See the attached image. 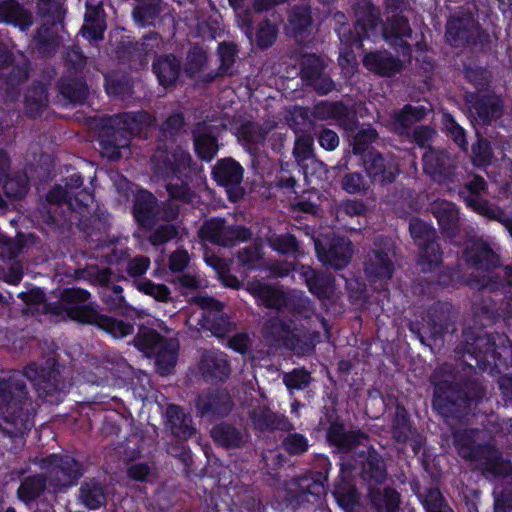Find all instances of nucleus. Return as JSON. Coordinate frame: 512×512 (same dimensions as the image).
I'll use <instances>...</instances> for the list:
<instances>
[{
	"label": "nucleus",
	"instance_id": "obj_1",
	"mask_svg": "<svg viewBox=\"0 0 512 512\" xmlns=\"http://www.w3.org/2000/svg\"><path fill=\"white\" fill-rule=\"evenodd\" d=\"M54 359L44 366L30 364L24 372L14 371L0 380V431L10 438H21L33 426L24 378L29 379L40 397L65 392L71 383Z\"/></svg>",
	"mask_w": 512,
	"mask_h": 512
},
{
	"label": "nucleus",
	"instance_id": "obj_2",
	"mask_svg": "<svg viewBox=\"0 0 512 512\" xmlns=\"http://www.w3.org/2000/svg\"><path fill=\"white\" fill-rule=\"evenodd\" d=\"M480 432L474 429L459 430L453 433L454 446L463 459L472 463L486 477L506 476L512 472L509 461L490 444H479Z\"/></svg>",
	"mask_w": 512,
	"mask_h": 512
},
{
	"label": "nucleus",
	"instance_id": "obj_3",
	"mask_svg": "<svg viewBox=\"0 0 512 512\" xmlns=\"http://www.w3.org/2000/svg\"><path fill=\"white\" fill-rule=\"evenodd\" d=\"M449 375L435 381L433 407L445 418H459L467 414L485 396V390L477 381L466 383L459 388Z\"/></svg>",
	"mask_w": 512,
	"mask_h": 512
},
{
	"label": "nucleus",
	"instance_id": "obj_4",
	"mask_svg": "<svg viewBox=\"0 0 512 512\" xmlns=\"http://www.w3.org/2000/svg\"><path fill=\"white\" fill-rule=\"evenodd\" d=\"M151 162L155 175L169 180L166 189L171 199L190 202L193 195L185 182L190 172V154L181 148H176L171 154L157 151Z\"/></svg>",
	"mask_w": 512,
	"mask_h": 512
},
{
	"label": "nucleus",
	"instance_id": "obj_5",
	"mask_svg": "<svg viewBox=\"0 0 512 512\" xmlns=\"http://www.w3.org/2000/svg\"><path fill=\"white\" fill-rule=\"evenodd\" d=\"M134 345L148 357H155L161 375L169 374L177 362L178 344L166 339L153 329L142 327L133 339Z\"/></svg>",
	"mask_w": 512,
	"mask_h": 512
},
{
	"label": "nucleus",
	"instance_id": "obj_6",
	"mask_svg": "<svg viewBox=\"0 0 512 512\" xmlns=\"http://www.w3.org/2000/svg\"><path fill=\"white\" fill-rule=\"evenodd\" d=\"M40 468L46 471L48 485L54 492H64L83 475L79 462L69 455L52 454L43 458Z\"/></svg>",
	"mask_w": 512,
	"mask_h": 512
},
{
	"label": "nucleus",
	"instance_id": "obj_7",
	"mask_svg": "<svg viewBox=\"0 0 512 512\" xmlns=\"http://www.w3.org/2000/svg\"><path fill=\"white\" fill-rule=\"evenodd\" d=\"M133 214L140 226L151 228L159 220H175L179 215V206L172 200L160 206L152 193L140 191L135 198Z\"/></svg>",
	"mask_w": 512,
	"mask_h": 512
},
{
	"label": "nucleus",
	"instance_id": "obj_8",
	"mask_svg": "<svg viewBox=\"0 0 512 512\" xmlns=\"http://www.w3.org/2000/svg\"><path fill=\"white\" fill-rule=\"evenodd\" d=\"M325 481L326 476L321 472L308 473L285 481L284 491L287 504L298 508L311 502V498H320L325 492Z\"/></svg>",
	"mask_w": 512,
	"mask_h": 512
},
{
	"label": "nucleus",
	"instance_id": "obj_9",
	"mask_svg": "<svg viewBox=\"0 0 512 512\" xmlns=\"http://www.w3.org/2000/svg\"><path fill=\"white\" fill-rule=\"evenodd\" d=\"M454 316L455 312L450 303L438 302L428 310L427 316L423 318L421 327L418 323L411 322L409 329L419 337L422 343H425L424 335L435 338L445 332H454L456 329L453 320Z\"/></svg>",
	"mask_w": 512,
	"mask_h": 512
},
{
	"label": "nucleus",
	"instance_id": "obj_10",
	"mask_svg": "<svg viewBox=\"0 0 512 512\" xmlns=\"http://www.w3.org/2000/svg\"><path fill=\"white\" fill-rule=\"evenodd\" d=\"M262 337L267 346L271 348H286L298 355L311 350V346L303 344L290 324L275 317L268 319L262 328Z\"/></svg>",
	"mask_w": 512,
	"mask_h": 512
},
{
	"label": "nucleus",
	"instance_id": "obj_11",
	"mask_svg": "<svg viewBox=\"0 0 512 512\" xmlns=\"http://www.w3.org/2000/svg\"><path fill=\"white\" fill-rule=\"evenodd\" d=\"M90 293L81 288H66L61 291L59 301L51 310L55 314L65 313L70 319L90 324V318L97 314L90 304H86Z\"/></svg>",
	"mask_w": 512,
	"mask_h": 512
},
{
	"label": "nucleus",
	"instance_id": "obj_12",
	"mask_svg": "<svg viewBox=\"0 0 512 512\" xmlns=\"http://www.w3.org/2000/svg\"><path fill=\"white\" fill-rule=\"evenodd\" d=\"M317 257L323 265H329L336 270L346 267L352 257L351 241L342 236L324 237L314 240Z\"/></svg>",
	"mask_w": 512,
	"mask_h": 512
},
{
	"label": "nucleus",
	"instance_id": "obj_13",
	"mask_svg": "<svg viewBox=\"0 0 512 512\" xmlns=\"http://www.w3.org/2000/svg\"><path fill=\"white\" fill-rule=\"evenodd\" d=\"M465 344L463 347V363L471 368L484 369L491 365V353L494 344V335L482 331L475 333L470 329L463 332Z\"/></svg>",
	"mask_w": 512,
	"mask_h": 512
},
{
	"label": "nucleus",
	"instance_id": "obj_14",
	"mask_svg": "<svg viewBox=\"0 0 512 512\" xmlns=\"http://www.w3.org/2000/svg\"><path fill=\"white\" fill-rule=\"evenodd\" d=\"M199 237L220 246H233L238 242L247 241L251 232L244 226H229L225 220L213 218L203 223Z\"/></svg>",
	"mask_w": 512,
	"mask_h": 512
},
{
	"label": "nucleus",
	"instance_id": "obj_15",
	"mask_svg": "<svg viewBox=\"0 0 512 512\" xmlns=\"http://www.w3.org/2000/svg\"><path fill=\"white\" fill-rule=\"evenodd\" d=\"M70 191L61 187H53L47 194L46 200L49 207L42 211V218L51 227H65L72 222V203H67Z\"/></svg>",
	"mask_w": 512,
	"mask_h": 512
},
{
	"label": "nucleus",
	"instance_id": "obj_16",
	"mask_svg": "<svg viewBox=\"0 0 512 512\" xmlns=\"http://www.w3.org/2000/svg\"><path fill=\"white\" fill-rule=\"evenodd\" d=\"M327 61L316 54H304L300 62L301 79L320 94L334 89V82L325 72Z\"/></svg>",
	"mask_w": 512,
	"mask_h": 512
},
{
	"label": "nucleus",
	"instance_id": "obj_17",
	"mask_svg": "<svg viewBox=\"0 0 512 512\" xmlns=\"http://www.w3.org/2000/svg\"><path fill=\"white\" fill-rule=\"evenodd\" d=\"M464 98L472 118L480 125H490L503 114L502 100L495 94L467 92Z\"/></svg>",
	"mask_w": 512,
	"mask_h": 512
},
{
	"label": "nucleus",
	"instance_id": "obj_18",
	"mask_svg": "<svg viewBox=\"0 0 512 512\" xmlns=\"http://www.w3.org/2000/svg\"><path fill=\"white\" fill-rule=\"evenodd\" d=\"M131 139L123 125H115L113 116L104 120L99 133V143L103 156L116 160L122 157V150L129 149Z\"/></svg>",
	"mask_w": 512,
	"mask_h": 512
},
{
	"label": "nucleus",
	"instance_id": "obj_19",
	"mask_svg": "<svg viewBox=\"0 0 512 512\" xmlns=\"http://www.w3.org/2000/svg\"><path fill=\"white\" fill-rule=\"evenodd\" d=\"M363 166L367 175L380 184H390L399 174V165L390 154H381L371 150L363 156Z\"/></svg>",
	"mask_w": 512,
	"mask_h": 512
},
{
	"label": "nucleus",
	"instance_id": "obj_20",
	"mask_svg": "<svg viewBox=\"0 0 512 512\" xmlns=\"http://www.w3.org/2000/svg\"><path fill=\"white\" fill-rule=\"evenodd\" d=\"M213 176L219 185L227 189L232 201H237L243 196L244 189L241 187L243 168L238 162L232 158L218 161L213 168Z\"/></svg>",
	"mask_w": 512,
	"mask_h": 512
},
{
	"label": "nucleus",
	"instance_id": "obj_21",
	"mask_svg": "<svg viewBox=\"0 0 512 512\" xmlns=\"http://www.w3.org/2000/svg\"><path fill=\"white\" fill-rule=\"evenodd\" d=\"M193 303L204 310V327L217 337H223L232 329L228 317L222 312V304L208 296H197Z\"/></svg>",
	"mask_w": 512,
	"mask_h": 512
},
{
	"label": "nucleus",
	"instance_id": "obj_22",
	"mask_svg": "<svg viewBox=\"0 0 512 512\" xmlns=\"http://www.w3.org/2000/svg\"><path fill=\"white\" fill-rule=\"evenodd\" d=\"M479 35V25L470 14L453 16L447 23L446 38L455 47L474 44Z\"/></svg>",
	"mask_w": 512,
	"mask_h": 512
},
{
	"label": "nucleus",
	"instance_id": "obj_23",
	"mask_svg": "<svg viewBox=\"0 0 512 512\" xmlns=\"http://www.w3.org/2000/svg\"><path fill=\"white\" fill-rule=\"evenodd\" d=\"M424 171L438 182L451 180L455 174V161L445 150L429 148L423 155Z\"/></svg>",
	"mask_w": 512,
	"mask_h": 512
},
{
	"label": "nucleus",
	"instance_id": "obj_24",
	"mask_svg": "<svg viewBox=\"0 0 512 512\" xmlns=\"http://www.w3.org/2000/svg\"><path fill=\"white\" fill-rule=\"evenodd\" d=\"M249 418L253 428L260 432H289L294 428L286 416L272 411L265 405L253 407L249 412Z\"/></svg>",
	"mask_w": 512,
	"mask_h": 512
},
{
	"label": "nucleus",
	"instance_id": "obj_25",
	"mask_svg": "<svg viewBox=\"0 0 512 512\" xmlns=\"http://www.w3.org/2000/svg\"><path fill=\"white\" fill-rule=\"evenodd\" d=\"M199 372L207 381H224L231 373L227 355L217 350L203 352Z\"/></svg>",
	"mask_w": 512,
	"mask_h": 512
},
{
	"label": "nucleus",
	"instance_id": "obj_26",
	"mask_svg": "<svg viewBox=\"0 0 512 512\" xmlns=\"http://www.w3.org/2000/svg\"><path fill=\"white\" fill-rule=\"evenodd\" d=\"M382 35L391 46L409 50L410 45L407 43V39L412 37V28L408 18L403 13L387 16L383 24Z\"/></svg>",
	"mask_w": 512,
	"mask_h": 512
},
{
	"label": "nucleus",
	"instance_id": "obj_27",
	"mask_svg": "<svg viewBox=\"0 0 512 512\" xmlns=\"http://www.w3.org/2000/svg\"><path fill=\"white\" fill-rule=\"evenodd\" d=\"M165 419V428L175 438L187 440L196 433L191 415L178 405L170 404L167 406Z\"/></svg>",
	"mask_w": 512,
	"mask_h": 512
},
{
	"label": "nucleus",
	"instance_id": "obj_28",
	"mask_svg": "<svg viewBox=\"0 0 512 512\" xmlns=\"http://www.w3.org/2000/svg\"><path fill=\"white\" fill-rule=\"evenodd\" d=\"M394 263L389 252L381 249L372 250L365 260V274L370 282H384L391 279Z\"/></svg>",
	"mask_w": 512,
	"mask_h": 512
},
{
	"label": "nucleus",
	"instance_id": "obj_29",
	"mask_svg": "<svg viewBox=\"0 0 512 512\" xmlns=\"http://www.w3.org/2000/svg\"><path fill=\"white\" fill-rule=\"evenodd\" d=\"M465 259L470 266L485 271L500 264L498 255L481 239L473 240L467 244Z\"/></svg>",
	"mask_w": 512,
	"mask_h": 512
},
{
	"label": "nucleus",
	"instance_id": "obj_30",
	"mask_svg": "<svg viewBox=\"0 0 512 512\" xmlns=\"http://www.w3.org/2000/svg\"><path fill=\"white\" fill-rule=\"evenodd\" d=\"M356 16L355 30L361 41L369 38L380 22L379 10L369 0H359L354 5Z\"/></svg>",
	"mask_w": 512,
	"mask_h": 512
},
{
	"label": "nucleus",
	"instance_id": "obj_31",
	"mask_svg": "<svg viewBox=\"0 0 512 512\" xmlns=\"http://www.w3.org/2000/svg\"><path fill=\"white\" fill-rule=\"evenodd\" d=\"M233 403L226 390H213L197 398L196 408L201 416L214 414L226 416L232 410Z\"/></svg>",
	"mask_w": 512,
	"mask_h": 512
},
{
	"label": "nucleus",
	"instance_id": "obj_32",
	"mask_svg": "<svg viewBox=\"0 0 512 512\" xmlns=\"http://www.w3.org/2000/svg\"><path fill=\"white\" fill-rule=\"evenodd\" d=\"M431 212L437 219L442 233L453 238L459 231V212L455 204L446 200H436L431 205Z\"/></svg>",
	"mask_w": 512,
	"mask_h": 512
},
{
	"label": "nucleus",
	"instance_id": "obj_33",
	"mask_svg": "<svg viewBox=\"0 0 512 512\" xmlns=\"http://www.w3.org/2000/svg\"><path fill=\"white\" fill-rule=\"evenodd\" d=\"M326 436L329 444L343 453L351 451L367 438L364 433L347 430L343 424L338 422L330 424Z\"/></svg>",
	"mask_w": 512,
	"mask_h": 512
},
{
	"label": "nucleus",
	"instance_id": "obj_34",
	"mask_svg": "<svg viewBox=\"0 0 512 512\" xmlns=\"http://www.w3.org/2000/svg\"><path fill=\"white\" fill-rule=\"evenodd\" d=\"M181 68V61L173 54L160 55L152 63V71L163 87H169L176 83Z\"/></svg>",
	"mask_w": 512,
	"mask_h": 512
},
{
	"label": "nucleus",
	"instance_id": "obj_35",
	"mask_svg": "<svg viewBox=\"0 0 512 512\" xmlns=\"http://www.w3.org/2000/svg\"><path fill=\"white\" fill-rule=\"evenodd\" d=\"M0 22L12 24L22 31L33 25L32 12L16 0L0 1Z\"/></svg>",
	"mask_w": 512,
	"mask_h": 512
},
{
	"label": "nucleus",
	"instance_id": "obj_36",
	"mask_svg": "<svg viewBox=\"0 0 512 512\" xmlns=\"http://www.w3.org/2000/svg\"><path fill=\"white\" fill-rule=\"evenodd\" d=\"M300 275L304 279L311 293L319 298H329L334 292V277L326 272L317 271L309 266L300 268Z\"/></svg>",
	"mask_w": 512,
	"mask_h": 512
},
{
	"label": "nucleus",
	"instance_id": "obj_37",
	"mask_svg": "<svg viewBox=\"0 0 512 512\" xmlns=\"http://www.w3.org/2000/svg\"><path fill=\"white\" fill-rule=\"evenodd\" d=\"M367 499L374 512H399L400 494L391 487L368 489Z\"/></svg>",
	"mask_w": 512,
	"mask_h": 512
},
{
	"label": "nucleus",
	"instance_id": "obj_38",
	"mask_svg": "<svg viewBox=\"0 0 512 512\" xmlns=\"http://www.w3.org/2000/svg\"><path fill=\"white\" fill-rule=\"evenodd\" d=\"M246 289L267 308L280 309L287 305V296L285 293L274 286L260 281H252L247 284Z\"/></svg>",
	"mask_w": 512,
	"mask_h": 512
},
{
	"label": "nucleus",
	"instance_id": "obj_39",
	"mask_svg": "<svg viewBox=\"0 0 512 512\" xmlns=\"http://www.w3.org/2000/svg\"><path fill=\"white\" fill-rule=\"evenodd\" d=\"M113 121L115 125H123L131 139L154 125L155 118L146 111H138L113 115Z\"/></svg>",
	"mask_w": 512,
	"mask_h": 512
},
{
	"label": "nucleus",
	"instance_id": "obj_40",
	"mask_svg": "<svg viewBox=\"0 0 512 512\" xmlns=\"http://www.w3.org/2000/svg\"><path fill=\"white\" fill-rule=\"evenodd\" d=\"M105 29L106 25L101 3L93 5L87 1L84 24L81 28L83 37L94 41L102 40Z\"/></svg>",
	"mask_w": 512,
	"mask_h": 512
},
{
	"label": "nucleus",
	"instance_id": "obj_41",
	"mask_svg": "<svg viewBox=\"0 0 512 512\" xmlns=\"http://www.w3.org/2000/svg\"><path fill=\"white\" fill-rule=\"evenodd\" d=\"M363 64L368 70L386 77H391L402 69L401 61L387 52L368 53Z\"/></svg>",
	"mask_w": 512,
	"mask_h": 512
},
{
	"label": "nucleus",
	"instance_id": "obj_42",
	"mask_svg": "<svg viewBox=\"0 0 512 512\" xmlns=\"http://www.w3.org/2000/svg\"><path fill=\"white\" fill-rule=\"evenodd\" d=\"M361 478L369 488L382 484L387 479V470L383 458L374 450H369L362 464Z\"/></svg>",
	"mask_w": 512,
	"mask_h": 512
},
{
	"label": "nucleus",
	"instance_id": "obj_43",
	"mask_svg": "<svg viewBox=\"0 0 512 512\" xmlns=\"http://www.w3.org/2000/svg\"><path fill=\"white\" fill-rule=\"evenodd\" d=\"M105 486L95 478L84 480L79 488L78 500L90 510L98 509L106 504Z\"/></svg>",
	"mask_w": 512,
	"mask_h": 512
},
{
	"label": "nucleus",
	"instance_id": "obj_44",
	"mask_svg": "<svg viewBox=\"0 0 512 512\" xmlns=\"http://www.w3.org/2000/svg\"><path fill=\"white\" fill-rule=\"evenodd\" d=\"M211 437L220 446L239 448L248 441V433L228 423H220L211 429Z\"/></svg>",
	"mask_w": 512,
	"mask_h": 512
},
{
	"label": "nucleus",
	"instance_id": "obj_45",
	"mask_svg": "<svg viewBox=\"0 0 512 512\" xmlns=\"http://www.w3.org/2000/svg\"><path fill=\"white\" fill-rule=\"evenodd\" d=\"M48 102L46 87L41 83H33L25 93V112L30 117L40 116L47 108Z\"/></svg>",
	"mask_w": 512,
	"mask_h": 512
},
{
	"label": "nucleus",
	"instance_id": "obj_46",
	"mask_svg": "<svg viewBox=\"0 0 512 512\" xmlns=\"http://www.w3.org/2000/svg\"><path fill=\"white\" fill-rule=\"evenodd\" d=\"M194 146L198 156L210 161L218 151V144L210 128L205 125H198L193 132Z\"/></svg>",
	"mask_w": 512,
	"mask_h": 512
},
{
	"label": "nucleus",
	"instance_id": "obj_47",
	"mask_svg": "<svg viewBox=\"0 0 512 512\" xmlns=\"http://www.w3.org/2000/svg\"><path fill=\"white\" fill-rule=\"evenodd\" d=\"M93 315L90 318V324L106 331L116 339L124 338L134 332V326L130 323L100 314L99 312Z\"/></svg>",
	"mask_w": 512,
	"mask_h": 512
},
{
	"label": "nucleus",
	"instance_id": "obj_48",
	"mask_svg": "<svg viewBox=\"0 0 512 512\" xmlns=\"http://www.w3.org/2000/svg\"><path fill=\"white\" fill-rule=\"evenodd\" d=\"M311 23L312 17L309 7H294L289 14L288 25L286 27L287 34L293 36L297 41H301L303 33Z\"/></svg>",
	"mask_w": 512,
	"mask_h": 512
},
{
	"label": "nucleus",
	"instance_id": "obj_49",
	"mask_svg": "<svg viewBox=\"0 0 512 512\" xmlns=\"http://www.w3.org/2000/svg\"><path fill=\"white\" fill-rule=\"evenodd\" d=\"M275 127L273 123L259 124L256 122H247L238 129V138L247 145H259L264 143L267 135Z\"/></svg>",
	"mask_w": 512,
	"mask_h": 512
},
{
	"label": "nucleus",
	"instance_id": "obj_50",
	"mask_svg": "<svg viewBox=\"0 0 512 512\" xmlns=\"http://www.w3.org/2000/svg\"><path fill=\"white\" fill-rule=\"evenodd\" d=\"M48 483L47 475L37 474L25 477L17 491L19 499L28 503L37 499Z\"/></svg>",
	"mask_w": 512,
	"mask_h": 512
},
{
	"label": "nucleus",
	"instance_id": "obj_51",
	"mask_svg": "<svg viewBox=\"0 0 512 512\" xmlns=\"http://www.w3.org/2000/svg\"><path fill=\"white\" fill-rule=\"evenodd\" d=\"M427 113L424 106L405 105L398 113L395 114V124L400 134L405 133L416 122L421 121Z\"/></svg>",
	"mask_w": 512,
	"mask_h": 512
},
{
	"label": "nucleus",
	"instance_id": "obj_52",
	"mask_svg": "<svg viewBox=\"0 0 512 512\" xmlns=\"http://www.w3.org/2000/svg\"><path fill=\"white\" fill-rule=\"evenodd\" d=\"M420 248L419 265L424 272L432 271L442 263V251L437 240L428 241Z\"/></svg>",
	"mask_w": 512,
	"mask_h": 512
},
{
	"label": "nucleus",
	"instance_id": "obj_53",
	"mask_svg": "<svg viewBox=\"0 0 512 512\" xmlns=\"http://www.w3.org/2000/svg\"><path fill=\"white\" fill-rule=\"evenodd\" d=\"M510 364H512V342L503 334H495L491 353V365L508 366Z\"/></svg>",
	"mask_w": 512,
	"mask_h": 512
},
{
	"label": "nucleus",
	"instance_id": "obj_54",
	"mask_svg": "<svg viewBox=\"0 0 512 512\" xmlns=\"http://www.w3.org/2000/svg\"><path fill=\"white\" fill-rule=\"evenodd\" d=\"M161 0H138L133 17L142 26L153 24L161 12Z\"/></svg>",
	"mask_w": 512,
	"mask_h": 512
},
{
	"label": "nucleus",
	"instance_id": "obj_55",
	"mask_svg": "<svg viewBox=\"0 0 512 512\" xmlns=\"http://www.w3.org/2000/svg\"><path fill=\"white\" fill-rule=\"evenodd\" d=\"M464 199L469 207L484 217L501 222L505 216V213L501 208L491 204L488 200H485L482 197L465 196Z\"/></svg>",
	"mask_w": 512,
	"mask_h": 512
},
{
	"label": "nucleus",
	"instance_id": "obj_56",
	"mask_svg": "<svg viewBox=\"0 0 512 512\" xmlns=\"http://www.w3.org/2000/svg\"><path fill=\"white\" fill-rule=\"evenodd\" d=\"M100 298L110 311H122L128 307L127 301L123 295V288L117 284H110L101 289Z\"/></svg>",
	"mask_w": 512,
	"mask_h": 512
},
{
	"label": "nucleus",
	"instance_id": "obj_57",
	"mask_svg": "<svg viewBox=\"0 0 512 512\" xmlns=\"http://www.w3.org/2000/svg\"><path fill=\"white\" fill-rule=\"evenodd\" d=\"M272 17H274L273 20L265 19L260 22L257 28L256 43L262 49L270 47L276 41L278 35L276 22L279 17H276L274 13Z\"/></svg>",
	"mask_w": 512,
	"mask_h": 512
},
{
	"label": "nucleus",
	"instance_id": "obj_58",
	"mask_svg": "<svg viewBox=\"0 0 512 512\" xmlns=\"http://www.w3.org/2000/svg\"><path fill=\"white\" fill-rule=\"evenodd\" d=\"M205 260L206 263L216 271L225 286L234 289H238L240 287L241 283L238 278L229 273V265L225 259L215 255H210L206 256Z\"/></svg>",
	"mask_w": 512,
	"mask_h": 512
},
{
	"label": "nucleus",
	"instance_id": "obj_59",
	"mask_svg": "<svg viewBox=\"0 0 512 512\" xmlns=\"http://www.w3.org/2000/svg\"><path fill=\"white\" fill-rule=\"evenodd\" d=\"M412 435L407 413L404 408L397 406L392 424V436L398 443H406Z\"/></svg>",
	"mask_w": 512,
	"mask_h": 512
},
{
	"label": "nucleus",
	"instance_id": "obj_60",
	"mask_svg": "<svg viewBox=\"0 0 512 512\" xmlns=\"http://www.w3.org/2000/svg\"><path fill=\"white\" fill-rule=\"evenodd\" d=\"M409 231L418 246H422V244L428 241L438 239L436 230L419 218H412L410 220Z\"/></svg>",
	"mask_w": 512,
	"mask_h": 512
},
{
	"label": "nucleus",
	"instance_id": "obj_61",
	"mask_svg": "<svg viewBox=\"0 0 512 512\" xmlns=\"http://www.w3.org/2000/svg\"><path fill=\"white\" fill-rule=\"evenodd\" d=\"M112 271L110 268H100L96 265L87 266L81 271L80 277L92 285L100 286L101 289L111 284Z\"/></svg>",
	"mask_w": 512,
	"mask_h": 512
},
{
	"label": "nucleus",
	"instance_id": "obj_62",
	"mask_svg": "<svg viewBox=\"0 0 512 512\" xmlns=\"http://www.w3.org/2000/svg\"><path fill=\"white\" fill-rule=\"evenodd\" d=\"M135 286L140 292L153 297L156 301L167 303L171 300V291L165 284H156L145 279L136 281Z\"/></svg>",
	"mask_w": 512,
	"mask_h": 512
},
{
	"label": "nucleus",
	"instance_id": "obj_63",
	"mask_svg": "<svg viewBox=\"0 0 512 512\" xmlns=\"http://www.w3.org/2000/svg\"><path fill=\"white\" fill-rule=\"evenodd\" d=\"M313 144L314 140L310 135L301 134L296 137L293 148V156L299 166L308 162L312 157L315 156Z\"/></svg>",
	"mask_w": 512,
	"mask_h": 512
},
{
	"label": "nucleus",
	"instance_id": "obj_64",
	"mask_svg": "<svg viewBox=\"0 0 512 512\" xmlns=\"http://www.w3.org/2000/svg\"><path fill=\"white\" fill-rule=\"evenodd\" d=\"M422 503L426 512H453L438 489H429Z\"/></svg>",
	"mask_w": 512,
	"mask_h": 512
}]
</instances>
